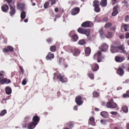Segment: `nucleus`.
I'll return each mask as SVG.
<instances>
[{
    "label": "nucleus",
    "instance_id": "obj_1",
    "mask_svg": "<svg viewBox=\"0 0 129 129\" xmlns=\"http://www.w3.org/2000/svg\"><path fill=\"white\" fill-rule=\"evenodd\" d=\"M37 124V123L32 122L29 123L27 124H23V128H26L27 127L28 129H33L35 127Z\"/></svg>",
    "mask_w": 129,
    "mask_h": 129
},
{
    "label": "nucleus",
    "instance_id": "obj_2",
    "mask_svg": "<svg viewBox=\"0 0 129 129\" xmlns=\"http://www.w3.org/2000/svg\"><path fill=\"white\" fill-rule=\"evenodd\" d=\"M78 31L80 33L84 34L88 36L90 35V31L88 29H86L79 27L78 29Z\"/></svg>",
    "mask_w": 129,
    "mask_h": 129
},
{
    "label": "nucleus",
    "instance_id": "obj_3",
    "mask_svg": "<svg viewBox=\"0 0 129 129\" xmlns=\"http://www.w3.org/2000/svg\"><path fill=\"white\" fill-rule=\"evenodd\" d=\"M93 58L94 59H97L98 62H100L101 60L103 58V57H102L101 52L100 51H98L96 53L94 54Z\"/></svg>",
    "mask_w": 129,
    "mask_h": 129
},
{
    "label": "nucleus",
    "instance_id": "obj_4",
    "mask_svg": "<svg viewBox=\"0 0 129 129\" xmlns=\"http://www.w3.org/2000/svg\"><path fill=\"white\" fill-rule=\"evenodd\" d=\"M93 6L94 7V10L95 12H100V9L99 8V2L97 0H95L93 2Z\"/></svg>",
    "mask_w": 129,
    "mask_h": 129
},
{
    "label": "nucleus",
    "instance_id": "obj_5",
    "mask_svg": "<svg viewBox=\"0 0 129 129\" xmlns=\"http://www.w3.org/2000/svg\"><path fill=\"white\" fill-rule=\"evenodd\" d=\"M57 79L62 83L67 82L68 81L66 77L64 75H62L59 74L57 76Z\"/></svg>",
    "mask_w": 129,
    "mask_h": 129
},
{
    "label": "nucleus",
    "instance_id": "obj_6",
    "mask_svg": "<svg viewBox=\"0 0 129 129\" xmlns=\"http://www.w3.org/2000/svg\"><path fill=\"white\" fill-rule=\"evenodd\" d=\"M106 106L107 108H115L117 107V104L113 102H109L107 103Z\"/></svg>",
    "mask_w": 129,
    "mask_h": 129
},
{
    "label": "nucleus",
    "instance_id": "obj_7",
    "mask_svg": "<svg viewBox=\"0 0 129 129\" xmlns=\"http://www.w3.org/2000/svg\"><path fill=\"white\" fill-rule=\"evenodd\" d=\"M108 48V46L106 43H103L101 47H99V48H100L101 51L103 52H106L107 51Z\"/></svg>",
    "mask_w": 129,
    "mask_h": 129
},
{
    "label": "nucleus",
    "instance_id": "obj_8",
    "mask_svg": "<svg viewBox=\"0 0 129 129\" xmlns=\"http://www.w3.org/2000/svg\"><path fill=\"white\" fill-rule=\"evenodd\" d=\"M81 99L82 98L80 96H77L76 98L75 102L79 106L81 105L83 103Z\"/></svg>",
    "mask_w": 129,
    "mask_h": 129
},
{
    "label": "nucleus",
    "instance_id": "obj_9",
    "mask_svg": "<svg viewBox=\"0 0 129 129\" xmlns=\"http://www.w3.org/2000/svg\"><path fill=\"white\" fill-rule=\"evenodd\" d=\"M80 11V9L78 7H76L73 9L71 11V13L73 15H75L78 14Z\"/></svg>",
    "mask_w": 129,
    "mask_h": 129
},
{
    "label": "nucleus",
    "instance_id": "obj_10",
    "mask_svg": "<svg viewBox=\"0 0 129 129\" xmlns=\"http://www.w3.org/2000/svg\"><path fill=\"white\" fill-rule=\"evenodd\" d=\"M92 24L91 22L90 21H86L82 23L81 26L84 27H88L91 26Z\"/></svg>",
    "mask_w": 129,
    "mask_h": 129
},
{
    "label": "nucleus",
    "instance_id": "obj_11",
    "mask_svg": "<svg viewBox=\"0 0 129 129\" xmlns=\"http://www.w3.org/2000/svg\"><path fill=\"white\" fill-rule=\"evenodd\" d=\"M112 49L111 50V52L114 53L116 52H121L120 51H119L117 47V46H115L114 45H112L111 46Z\"/></svg>",
    "mask_w": 129,
    "mask_h": 129
},
{
    "label": "nucleus",
    "instance_id": "obj_12",
    "mask_svg": "<svg viewBox=\"0 0 129 129\" xmlns=\"http://www.w3.org/2000/svg\"><path fill=\"white\" fill-rule=\"evenodd\" d=\"M13 48L11 46H9L7 47V48H5L3 49L4 52H7L9 51L12 52L13 51Z\"/></svg>",
    "mask_w": 129,
    "mask_h": 129
},
{
    "label": "nucleus",
    "instance_id": "obj_13",
    "mask_svg": "<svg viewBox=\"0 0 129 129\" xmlns=\"http://www.w3.org/2000/svg\"><path fill=\"white\" fill-rule=\"evenodd\" d=\"M99 68V66L98 64L94 63L91 65V69L93 71H97Z\"/></svg>",
    "mask_w": 129,
    "mask_h": 129
},
{
    "label": "nucleus",
    "instance_id": "obj_14",
    "mask_svg": "<svg viewBox=\"0 0 129 129\" xmlns=\"http://www.w3.org/2000/svg\"><path fill=\"white\" fill-rule=\"evenodd\" d=\"M11 82V81L9 80H8L6 78L1 79L0 78V83L1 84H3L6 83H9Z\"/></svg>",
    "mask_w": 129,
    "mask_h": 129
},
{
    "label": "nucleus",
    "instance_id": "obj_15",
    "mask_svg": "<svg viewBox=\"0 0 129 129\" xmlns=\"http://www.w3.org/2000/svg\"><path fill=\"white\" fill-rule=\"evenodd\" d=\"M117 47L119 51H120L121 52L126 54H127L126 51L124 50V48L123 46L122 45H120L119 46H117Z\"/></svg>",
    "mask_w": 129,
    "mask_h": 129
},
{
    "label": "nucleus",
    "instance_id": "obj_16",
    "mask_svg": "<svg viewBox=\"0 0 129 129\" xmlns=\"http://www.w3.org/2000/svg\"><path fill=\"white\" fill-rule=\"evenodd\" d=\"M88 124L94 126L96 125L95 119L93 117H91L89 118L88 121Z\"/></svg>",
    "mask_w": 129,
    "mask_h": 129
},
{
    "label": "nucleus",
    "instance_id": "obj_17",
    "mask_svg": "<svg viewBox=\"0 0 129 129\" xmlns=\"http://www.w3.org/2000/svg\"><path fill=\"white\" fill-rule=\"evenodd\" d=\"M48 55L46 56V59L48 60H51L52 59L54 58V54L51 52H49L48 54Z\"/></svg>",
    "mask_w": 129,
    "mask_h": 129
},
{
    "label": "nucleus",
    "instance_id": "obj_18",
    "mask_svg": "<svg viewBox=\"0 0 129 129\" xmlns=\"http://www.w3.org/2000/svg\"><path fill=\"white\" fill-rule=\"evenodd\" d=\"M73 48L74 47H72L70 46H65L63 47L64 49V50L69 52H73Z\"/></svg>",
    "mask_w": 129,
    "mask_h": 129
},
{
    "label": "nucleus",
    "instance_id": "obj_19",
    "mask_svg": "<svg viewBox=\"0 0 129 129\" xmlns=\"http://www.w3.org/2000/svg\"><path fill=\"white\" fill-rule=\"evenodd\" d=\"M125 59L124 57L116 56L115 57V61L118 62H121Z\"/></svg>",
    "mask_w": 129,
    "mask_h": 129
},
{
    "label": "nucleus",
    "instance_id": "obj_20",
    "mask_svg": "<svg viewBox=\"0 0 129 129\" xmlns=\"http://www.w3.org/2000/svg\"><path fill=\"white\" fill-rule=\"evenodd\" d=\"M72 52L73 53V55L75 56H78L80 54L79 50L74 47L73 48Z\"/></svg>",
    "mask_w": 129,
    "mask_h": 129
},
{
    "label": "nucleus",
    "instance_id": "obj_21",
    "mask_svg": "<svg viewBox=\"0 0 129 129\" xmlns=\"http://www.w3.org/2000/svg\"><path fill=\"white\" fill-rule=\"evenodd\" d=\"M10 14L11 16H12L15 14L16 13L15 7L14 6H11L10 7Z\"/></svg>",
    "mask_w": 129,
    "mask_h": 129
},
{
    "label": "nucleus",
    "instance_id": "obj_22",
    "mask_svg": "<svg viewBox=\"0 0 129 129\" xmlns=\"http://www.w3.org/2000/svg\"><path fill=\"white\" fill-rule=\"evenodd\" d=\"M2 9L4 12H7L9 9V7L8 5L6 4L3 5L2 6Z\"/></svg>",
    "mask_w": 129,
    "mask_h": 129
},
{
    "label": "nucleus",
    "instance_id": "obj_23",
    "mask_svg": "<svg viewBox=\"0 0 129 129\" xmlns=\"http://www.w3.org/2000/svg\"><path fill=\"white\" fill-rule=\"evenodd\" d=\"M117 73L120 76H121L124 73L123 70L121 68H119L117 71Z\"/></svg>",
    "mask_w": 129,
    "mask_h": 129
},
{
    "label": "nucleus",
    "instance_id": "obj_24",
    "mask_svg": "<svg viewBox=\"0 0 129 129\" xmlns=\"http://www.w3.org/2000/svg\"><path fill=\"white\" fill-rule=\"evenodd\" d=\"M6 93L8 94H10L11 93L12 90L11 88L8 86L5 89Z\"/></svg>",
    "mask_w": 129,
    "mask_h": 129
},
{
    "label": "nucleus",
    "instance_id": "obj_25",
    "mask_svg": "<svg viewBox=\"0 0 129 129\" xmlns=\"http://www.w3.org/2000/svg\"><path fill=\"white\" fill-rule=\"evenodd\" d=\"M26 16V13L25 12L23 11H22L21 12L20 15V17L21 19V22H22V20L24 19L25 17Z\"/></svg>",
    "mask_w": 129,
    "mask_h": 129
},
{
    "label": "nucleus",
    "instance_id": "obj_26",
    "mask_svg": "<svg viewBox=\"0 0 129 129\" xmlns=\"http://www.w3.org/2000/svg\"><path fill=\"white\" fill-rule=\"evenodd\" d=\"M129 28V24H124L122 25L121 29L124 28L125 31L128 30Z\"/></svg>",
    "mask_w": 129,
    "mask_h": 129
},
{
    "label": "nucleus",
    "instance_id": "obj_27",
    "mask_svg": "<svg viewBox=\"0 0 129 129\" xmlns=\"http://www.w3.org/2000/svg\"><path fill=\"white\" fill-rule=\"evenodd\" d=\"M107 0H102L100 2V4L103 7L106 6L107 5Z\"/></svg>",
    "mask_w": 129,
    "mask_h": 129
},
{
    "label": "nucleus",
    "instance_id": "obj_28",
    "mask_svg": "<svg viewBox=\"0 0 129 129\" xmlns=\"http://www.w3.org/2000/svg\"><path fill=\"white\" fill-rule=\"evenodd\" d=\"M118 13V11L116 7L115 6L113 9V12L112 13V15L113 16H116Z\"/></svg>",
    "mask_w": 129,
    "mask_h": 129
},
{
    "label": "nucleus",
    "instance_id": "obj_29",
    "mask_svg": "<svg viewBox=\"0 0 129 129\" xmlns=\"http://www.w3.org/2000/svg\"><path fill=\"white\" fill-rule=\"evenodd\" d=\"M85 51L86 56H88L90 53L91 49L89 47H87L85 49Z\"/></svg>",
    "mask_w": 129,
    "mask_h": 129
},
{
    "label": "nucleus",
    "instance_id": "obj_30",
    "mask_svg": "<svg viewBox=\"0 0 129 129\" xmlns=\"http://www.w3.org/2000/svg\"><path fill=\"white\" fill-rule=\"evenodd\" d=\"M100 114L102 116L105 118H107L108 116V113L105 111L101 112Z\"/></svg>",
    "mask_w": 129,
    "mask_h": 129
},
{
    "label": "nucleus",
    "instance_id": "obj_31",
    "mask_svg": "<svg viewBox=\"0 0 129 129\" xmlns=\"http://www.w3.org/2000/svg\"><path fill=\"white\" fill-rule=\"evenodd\" d=\"M24 7V5L23 4L21 3L18 4L17 5V8L22 10Z\"/></svg>",
    "mask_w": 129,
    "mask_h": 129
},
{
    "label": "nucleus",
    "instance_id": "obj_32",
    "mask_svg": "<svg viewBox=\"0 0 129 129\" xmlns=\"http://www.w3.org/2000/svg\"><path fill=\"white\" fill-rule=\"evenodd\" d=\"M33 121L35 123H38L39 119L38 117L37 116H34L33 118Z\"/></svg>",
    "mask_w": 129,
    "mask_h": 129
},
{
    "label": "nucleus",
    "instance_id": "obj_33",
    "mask_svg": "<svg viewBox=\"0 0 129 129\" xmlns=\"http://www.w3.org/2000/svg\"><path fill=\"white\" fill-rule=\"evenodd\" d=\"M99 32L101 37L102 38H104L105 37V35L104 34V32L102 28L100 29L99 30Z\"/></svg>",
    "mask_w": 129,
    "mask_h": 129
},
{
    "label": "nucleus",
    "instance_id": "obj_34",
    "mask_svg": "<svg viewBox=\"0 0 129 129\" xmlns=\"http://www.w3.org/2000/svg\"><path fill=\"white\" fill-rule=\"evenodd\" d=\"M78 43L80 45H83L85 43V41L84 40L82 39L79 41Z\"/></svg>",
    "mask_w": 129,
    "mask_h": 129
},
{
    "label": "nucleus",
    "instance_id": "obj_35",
    "mask_svg": "<svg viewBox=\"0 0 129 129\" xmlns=\"http://www.w3.org/2000/svg\"><path fill=\"white\" fill-rule=\"evenodd\" d=\"M122 109L123 111L125 113H127L128 112V109L127 107L125 106H123L122 107Z\"/></svg>",
    "mask_w": 129,
    "mask_h": 129
},
{
    "label": "nucleus",
    "instance_id": "obj_36",
    "mask_svg": "<svg viewBox=\"0 0 129 129\" xmlns=\"http://www.w3.org/2000/svg\"><path fill=\"white\" fill-rule=\"evenodd\" d=\"M112 33L108 32L106 36V37L107 38H111L112 36Z\"/></svg>",
    "mask_w": 129,
    "mask_h": 129
},
{
    "label": "nucleus",
    "instance_id": "obj_37",
    "mask_svg": "<svg viewBox=\"0 0 129 129\" xmlns=\"http://www.w3.org/2000/svg\"><path fill=\"white\" fill-rule=\"evenodd\" d=\"M88 76L91 79H94V75L91 73H89L88 75Z\"/></svg>",
    "mask_w": 129,
    "mask_h": 129
},
{
    "label": "nucleus",
    "instance_id": "obj_38",
    "mask_svg": "<svg viewBox=\"0 0 129 129\" xmlns=\"http://www.w3.org/2000/svg\"><path fill=\"white\" fill-rule=\"evenodd\" d=\"M7 111L6 110H2L0 113V116H3L7 113Z\"/></svg>",
    "mask_w": 129,
    "mask_h": 129
},
{
    "label": "nucleus",
    "instance_id": "obj_39",
    "mask_svg": "<svg viewBox=\"0 0 129 129\" xmlns=\"http://www.w3.org/2000/svg\"><path fill=\"white\" fill-rule=\"evenodd\" d=\"M72 38L74 40V41H76L78 39L77 36L76 35H74L72 36Z\"/></svg>",
    "mask_w": 129,
    "mask_h": 129
},
{
    "label": "nucleus",
    "instance_id": "obj_40",
    "mask_svg": "<svg viewBox=\"0 0 129 129\" xmlns=\"http://www.w3.org/2000/svg\"><path fill=\"white\" fill-rule=\"evenodd\" d=\"M112 24L111 23L109 22L107 23L105 26V27L106 28H108L110 27L111 26Z\"/></svg>",
    "mask_w": 129,
    "mask_h": 129
},
{
    "label": "nucleus",
    "instance_id": "obj_41",
    "mask_svg": "<svg viewBox=\"0 0 129 129\" xmlns=\"http://www.w3.org/2000/svg\"><path fill=\"white\" fill-rule=\"evenodd\" d=\"M56 48V46H53L50 47V49L51 51L53 52L55 51Z\"/></svg>",
    "mask_w": 129,
    "mask_h": 129
},
{
    "label": "nucleus",
    "instance_id": "obj_42",
    "mask_svg": "<svg viewBox=\"0 0 129 129\" xmlns=\"http://www.w3.org/2000/svg\"><path fill=\"white\" fill-rule=\"evenodd\" d=\"M123 96L124 98H127V97H129V90L127 91L126 94H124Z\"/></svg>",
    "mask_w": 129,
    "mask_h": 129
},
{
    "label": "nucleus",
    "instance_id": "obj_43",
    "mask_svg": "<svg viewBox=\"0 0 129 129\" xmlns=\"http://www.w3.org/2000/svg\"><path fill=\"white\" fill-rule=\"evenodd\" d=\"M49 4V3L48 2H46L44 5V7L45 8H48Z\"/></svg>",
    "mask_w": 129,
    "mask_h": 129
},
{
    "label": "nucleus",
    "instance_id": "obj_44",
    "mask_svg": "<svg viewBox=\"0 0 129 129\" xmlns=\"http://www.w3.org/2000/svg\"><path fill=\"white\" fill-rule=\"evenodd\" d=\"M93 96L96 97L98 96L99 93L96 92L94 91L93 93Z\"/></svg>",
    "mask_w": 129,
    "mask_h": 129
},
{
    "label": "nucleus",
    "instance_id": "obj_45",
    "mask_svg": "<svg viewBox=\"0 0 129 129\" xmlns=\"http://www.w3.org/2000/svg\"><path fill=\"white\" fill-rule=\"evenodd\" d=\"M101 123L103 124H106V121L105 120H100Z\"/></svg>",
    "mask_w": 129,
    "mask_h": 129
},
{
    "label": "nucleus",
    "instance_id": "obj_46",
    "mask_svg": "<svg viewBox=\"0 0 129 129\" xmlns=\"http://www.w3.org/2000/svg\"><path fill=\"white\" fill-rule=\"evenodd\" d=\"M5 72L4 71H1L0 72V77H3Z\"/></svg>",
    "mask_w": 129,
    "mask_h": 129
},
{
    "label": "nucleus",
    "instance_id": "obj_47",
    "mask_svg": "<svg viewBox=\"0 0 129 129\" xmlns=\"http://www.w3.org/2000/svg\"><path fill=\"white\" fill-rule=\"evenodd\" d=\"M124 20L126 22H128V21L129 18L128 16L126 15L125 16Z\"/></svg>",
    "mask_w": 129,
    "mask_h": 129
},
{
    "label": "nucleus",
    "instance_id": "obj_48",
    "mask_svg": "<svg viewBox=\"0 0 129 129\" xmlns=\"http://www.w3.org/2000/svg\"><path fill=\"white\" fill-rule=\"evenodd\" d=\"M52 39L51 38H49L47 40V42L49 43L52 42Z\"/></svg>",
    "mask_w": 129,
    "mask_h": 129
},
{
    "label": "nucleus",
    "instance_id": "obj_49",
    "mask_svg": "<svg viewBox=\"0 0 129 129\" xmlns=\"http://www.w3.org/2000/svg\"><path fill=\"white\" fill-rule=\"evenodd\" d=\"M56 0H49V1L51 2V4L53 5L54 4Z\"/></svg>",
    "mask_w": 129,
    "mask_h": 129
},
{
    "label": "nucleus",
    "instance_id": "obj_50",
    "mask_svg": "<svg viewBox=\"0 0 129 129\" xmlns=\"http://www.w3.org/2000/svg\"><path fill=\"white\" fill-rule=\"evenodd\" d=\"M20 70L21 71V72L23 74L24 73V71L23 68L21 67H19Z\"/></svg>",
    "mask_w": 129,
    "mask_h": 129
},
{
    "label": "nucleus",
    "instance_id": "obj_51",
    "mask_svg": "<svg viewBox=\"0 0 129 129\" xmlns=\"http://www.w3.org/2000/svg\"><path fill=\"white\" fill-rule=\"evenodd\" d=\"M73 124L72 122H70L69 123V127L71 128L73 126Z\"/></svg>",
    "mask_w": 129,
    "mask_h": 129
},
{
    "label": "nucleus",
    "instance_id": "obj_52",
    "mask_svg": "<svg viewBox=\"0 0 129 129\" xmlns=\"http://www.w3.org/2000/svg\"><path fill=\"white\" fill-rule=\"evenodd\" d=\"M125 37L126 39H128L129 38V33L127 32L126 33Z\"/></svg>",
    "mask_w": 129,
    "mask_h": 129
},
{
    "label": "nucleus",
    "instance_id": "obj_53",
    "mask_svg": "<svg viewBox=\"0 0 129 129\" xmlns=\"http://www.w3.org/2000/svg\"><path fill=\"white\" fill-rule=\"evenodd\" d=\"M117 1V0H112V4L113 5L116 3Z\"/></svg>",
    "mask_w": 129,
    "mask_h": 129
},
{
    "label": "nucleus",
    "instance_id": "obj_54",
    "mask_svg": "<svg viewBox=\"0 0 129 129\" xmlns=\"http://www.w3.org/2000/svg\"><path fill=\"white\" fill-rule=\"evenodd\" d=\"M110 113L114 115H116L117 114V113L116 112L112 111L110 112Z\"/></svg>",
    "mask_w": 129,
    "mask_h": 129
},
{
    "label": "nucleus",
    "instance_id": "obj_55",
    "mask_svg": "<svg viewBox=\"0 0 129 129\" xmlns=\"http://www.w3.org/2000/svg\"><path fill=\"white\" fill-rule=\"evenodd\" d=\"M119 38L121 39H124V37L123 35H121L119 36Z\"/></svg>",
    "mask_w": 129,
    "mask_h": 129
},
{
    "label": "nucleus",
    "instance_id": "obj_56",
    "mask_svg": "<svg viewBox=\"0 0 129 129\" xmlns=\"http://www.w3.org/2000/svg\"><path fill=\"white\" fill-rule=\"evenodd\" d=\"M108 20V18L106 17H104L103 19V20L104 22H106Z\"/></svg>",
    "mask_w": 129,
    "mask_h": 129
},
{
    "label": "nucleus",
    "instance_id": "obj_57",
    "mask_svg": "<svg viewBox=\"0 0 129 129\" xmlns=\"http://www.w3.org/2000/svg\"><path fill=\"white\" fill-rule=\"evenodd\" d=\"M26 84V82L25 80H23L22 82V84L23 85H25Z\"/></svg>",
    "mask_w": 129,
    "mask_h": 129
},
{
    "label": "nucleus",
    "instance_id": "obj_58",
    "mask_svg": "<svg viewBox=\"0 0 129 129\" xmlns=\"http://www.w3.org/2000/svg\"><path fill=\"white\" fill-rule=\"evenodd\" d=\"M116 29V26H114L112 27L111 28V29L112 30H114L115 29Z\"/></svg>",
    "mask_w": 129,
    "mask_h": 129
},
{
    "label": "nucleus",
    "instance_id": "obj_59",
    "mask_svg": "<svg viewBox=\"0 0 129 129\" xmlns=\"http://www.w3.org/2000/svg\"><path fill=\"white\" fill-rule=\"evenodd\" d=\"M74 110H77V106H75L74 107Z\"/></svg>",
    "mask_w": 129,
    "mask_h": 129
},
{
    "label": "nucleus",
    "instance_id": "obj_60",
    "mask_svg": "<svg viewBox=\"0 0 129 129\" xmlns=\"http://www.w3.org/2000/svg\"><path fill=\"white\" fill-rule=\"evenodd\" d=\"M55 11L56 12H57L58 11V9L57 8H56L54 9Z\"/></svg>",
    "mask_w": 129,
    "mask_h": 129
},
{
    "label": "nucleus",
    "instance_id": "obj_61",
    "mask_svg": "<svg viewBox=\"0 0 129 129\" xmlns=\"http://www.w3.org/2000/svg\"><path fill=\"white\" fill-rule=\"evenodd\" d=\"M5 1L9 3H10L12 2V0H5Z\"/></svg>",
    "mask_w": 129,
    "mask_h": 129
},
{
    "label": "nucleus",
    "instance_id": "obj_62",
    "mask_svg": "<svg viewBox=\"0 0 129 129\" xmlns=\"http://www.w3.org/2000/svg\"><path fill=\"white\" fill-rule=\"evenodd\" d=\"M63 59L62 58H60L59 60V63H60L61 62V61Z\"/></svg>",
    "mask_w": 129,
    "mask_h": 129
},
{
    "label": "nucleus",
    "instance_id": "obj_63",
    "mask_svg": "<svg viewBox=\"0 0 129 129\" xmlns=\"http://www.w3.org/2000/svg\"><path fill=\"white\" fill-rule=\"evenodd\" d=\"M28 19H26L24 20V21L25 22H28Z\"/></svg>",
    "mask_w": 129,
    "mask_h": 129
},
{
    "label": "nucleus",
    "instance_id": "obj_64",
    "mask_svg": "<svg viewBox=\"0 0 129 129\" xmlns=\"http://www.w3.org/2000/svg\"><path fill=\"white\" fill-rule=\"evenodd\" d=\"M127 129H129V123H128L127 125Z\"/></svg>",
    "mask_w": 129,
    "mask_h": 129
}]
</instances>
